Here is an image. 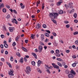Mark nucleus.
Instances as JSON below:
<instances>
[{
	"label": "nucleus",
	"mask_w": 78,
	"mask_h": 78,
	"mask_svg": "<svg viewBox=\"0 0 78 78\" xmlns=\"http://www.w3.org/2000/svg\"><path fill=\"white\" fill-rule=\"evenodd\" d=\"M12 23H15V21H16V19L14 18L13 19H12Z\"/></svg>",
	"instance_id": "obj_22"
},
{
	"label": "nucleus",
	"mask_w": 78,
	"mask_h": 78,
	"mask_svg": "<svg viewBox=\"0 0 78 78\" xmlns=\"http://www.w3.org/2000/svg\"><path fill=\"white\" fill-rule=\"evenodd\" d=\"M5 59L2 58H1V61H2V62H5Z\"/></svg>",
	"instance_id": "obj_52"
},
{
	"label": "nucleus",
	"mask_w": 78,
	"mask_h": 78,
	"mask_svg": "<svg viewBox=\"0 0 78 78\" xmlns=\"http://www.w3.org/2000/svg\"><path fill=\"white\" fill-rule=\"evenodd\" d=\"M10 60L11 61H13V57L12 56H11L10 57Z\"/></svg>",
	"instance_id": "obj_38"
},
{
	"label": "nucleus",
	"mask_w": 78,
	"mask_h": 78,
	"mask_svg": "<svg viewBox=\"0 0 78 78\" xmlns=\"http://www.w3.org/2000/svg\"><path fill=\"white\" fill-rule=\"evenodd\" d=\"M22 49H23V50H24V51H26V52H27V49H26L25 48V47H23L22 48Z\"/></svg>",
	"instance_id": "obj_16"
},
{
	"label": "nucleus",
	"mask_w": 78,
	"mask_h": 78,
	"mask_svg": "<svg viewBox=\"0 0 78 78\" xmlns=\"http://www.w3.org/2000/svg\"><path fill=\"white\" fill-rule=\"evenodd\" d=\"M42 49H43V47L41 45H40L38 47V51L39 53H41V52L42 50Z\"/></svg>",
	"instance_id": "obj_3"
},
{
	"label": "nucleus",
	"mask_w": 78,
	"mask_h": 78,
	"mask_svg": "<svg viewBox=\"0 0 78 78\" xmlns=\"http://www.w3.org/2000/svg\"><path fill=\"white\" fill-rule=\"evenodd\" d=\"M42 27L44 28H47V26L45 24H43L42 26Z\"/></svg>",
	"instance_id": "obj_27"
},
{
	"label": "nucleus",
	"mask_w": 78,
	"mask_h": 78,
	"mask_svg": "<svg viewBox=\"0 0 78 78\" xmlns=\"http://www.w3.org/2000/svg\"><path fill=\"white\" fill-rule=\"evenodd\" d=\"M57 61H63V60L61 58H57Z\"/></svg>",
	"instance_id": "obj_19"
},
{
	"label": "nucleus",
	"mask_w": 78,
	"mask_h": 78,
	"mask_svg": "<svg viewBox=\"0 0 78 78\" xmlns=\"http://www.w3.org/2000/svg\"><path fill=\"white\" fill-rule=\"evenodd\" d=\"M75 43L76 44H77V45H78V41H75Z\"/></svg>",
	"instance_id": "obj_55"
},
{
	"label": "nucleus",
	"mask_w": 78,
	"mask_h": 78,
	"mask_svg": "<svg viewBox=\"0 0 78 78\" xmlns=\"http://www.w3.org/2000/svg\"><path fill=\"white\" fill-rule=\"evenodd\" d=\"M52 34H53L54 36H56V33H52Z\"/></svg>",
	"instance_id": "obj_42"
},
{
	"label": "nucleus",
	"mask_w": 78,
	"mask_h": 78,
	"mask_svg": "<svg viewBox=\"0 0 78 78\" xmlns=\"http://www.w3.org/2000/svg\"><path fill=\"white\" fill-rule=\"evenodd\" d=\"M46 31L47 32V33H49V34H50V31L49 30H46Z\"/></svg>",
	"instance_id": "obj_51"
},
{
	"label": "nucleus",
	"mask_w": 78,
	"mask_h": 78,
	"mask_svg": "<svg viewBox=\"0 0 78 78\" xmlns=\"http://www.w3.org/2000/svg\"><path fill=\"white\" fill-rule=\"evenodd\" d=\"M78 32L76 31L73 33V34L74 35H76V34H78Z\"/></svg>",
	"instance_id": "obj_36"
},
{
	"label": "nucleus",
	"mask_w": 78,
	"mask_h": 78,
	"mask_svg": "<svg viewBox=\"0 0 78 78\" xmlns=\"http://www.w3.org/2000/svg\"><path fill=\"white\" fill-rule=\"evenodd\" d=\"M73 16L74 18H76V17H77V14H76V13H75L74 14Z\"/></svg>",
	"instance_id": "obj_29"
},
{
	"label": "nucleus",
	"mask_w": 78,
	"mask_h": 78,
	"mask_svg": "<svg viewBox=\"0 0 78 78\" xmlns=\"http://www.w3.org/2000/svg\"><path fill=\"white\" fill-rule=\"evenodd\" d=\"M57 64L59 66H60V67H62V65L61 63L59 62H57Z\"/></svg>",
	"instance_id": "obj_18"
},
{
	"label": "nucleus",
	"mask_w": 78,
	"mask_h": 78,
	"mask_svg": "<svg viewBox=\"0 0 78 78\" xmlns=\"http://www.w3.org/2000/svg\"><path fill=\"white\" fill-rule=\"evenodd\" d=\"M7 64L9 65V67H10V68H12V66H11V64L7 62Z\"/></svg>",
	"instance_id": "obj_25"
},
{
	"label": "nucleus",
	"mask_w": 78,
	"mask_h": 78,
	"mask_svg": "<svg viewBox=\"0 0 78 78\" xmlns=\"http://www.w3.org/2000/svg\"><path fill=\"white\" fill-rule=\"evenodd\" d=\"M20 36H18L16 38V41H19V39H20Z\"/></svg>",
	"instance_id": "obj_12"
},
{
	"label": "nucleus",
	"mask_w": 78,
	"mask_h": 78,
	"mask_svg": "<svg viewBox=\"0 0 78 78\" xmlns=\"http://www.w3.org/2000/svg\"><path fill=\"white\" fill-rule=\"evenodd\" d=\"M66 27L67 28H69L70 27V25L69 24H67L66 25Z\"/></svg>",
	"instance_id": "obj_46"
},
{
	"label": "nucleus",
	"mask_w": 78,
	"mask_h": 78,
	"mask_svg": "<svg viewBox=\"0 0 78 78\" xmlns=\"http://www.w3.org/2000/svg\"><path fill=\"white\" fill-rule=\"evenodd\" d=\"M14 28L12 27H10L9 30L10 32H13V30H14Z\"/></svg>",
	"instance_id": "obj_6"
},
{
	"label": "nucleus",
	"mask_w": 78,
	"mask_h": 78,
	"mask_svg": "<svg viewBox=\"0 0 78 78\" xmlns=\"http://www.w3.org/2000/svg\"><path fill=\"white\" fill-rule=\"evenodd\" d=\"M11 42V38H10L9 39V42L10 43Z\"/></svg>",
	"instance_id": "obj_53"
},
{
	"label": "nucleus",
	"mask_w": 78,
	"mask_h": 78,
	"mask_svg": "<svg viewBox=\"0 0 78 78\" xmlns=\"http://www.w3.org/2000/svg\"><path fill=\"white\" fill-rule=\"evenodd\" d=\"M37 69L38 72H39V73H42V71L40 70V69L39 68H37Z\"/></svg>",
	"instance_id": "obj_21"
},
{
	"label": "nucleus",
	"mask_w": 78,
	"mask_h": 78,
	"mask_svg": "<svg viewBox=\"0 0 78 78\" xmlns=\"http://www.w3.org/2000/svg\"><path fill=\"white\" fill-rule=\"evenodd\" d=\"M68 76L69 78H73V75L72 74H69Z\"/></svg>",
	"instance_id": "obj_8"
},
{
	"label": "nucleus",
	"mask_w": 78,
	"mask_h": 78,
	"mask_svg": "<svg viewBox=\"0 0 78 78\" xmlns=\"http://www.w3.org/2000/svg\"><path fill=\"white\" fill-rule=\"evenodd\" d=\"M2 11L3 12H6V9H2Z\"/></svg>",
	"instance_id": "obj_31"
},
{
	"label": "nucleus",
	"mask_w": 78,
	"mask_h": 78,
	"mask_svg": "<svg viewBox=\"0 0 78 78\" xmlns=\"http://www.w3.org/2000/svg\"><path fill=\"white\" fill-rule=\"evenodd\" d=\"M20 6H21V8L23 9L24 8H25V5H23V4L22 3H21L20 4Z\"/></svg>",
	"instance_id": "obj_15"
},
{
	"label": "nucleus",
	"mask_w": 78,
	"mask_h": 78,
	"mask_svg": "<svg viewBox=\"0 0 78 78\" xmlns=\"http://www.w3.org/2000/svg\"><path fill=\"white\" fill-rule=\"evenodd\" d=\"M72 3H69V7L70 8H73V5H72Z\"/></svg>",
	"instance_id": "obj_17"
},
{
	"label": "nucleus",
	"mask_w": 78,
	"mask_h": 78,
	"mask_svg": "<svg viewBox=\"0 0 78 78\" xmlns=\"http://www.w3.org/2000/svg\"><path fill=\"white\" fill-rule=\"evenodd\" d=\"M66 73L67 74H69V71L68 70H66Z\"/></svg>",
	"instance_id": "obj_40"
},
{
	"label": "nucleus",
	"mask_w": 78,
	"mask_h": 78,
	"mask_svg": "<svg viewBox=\"0 0 78 78\" xmlns=\"http://www.w3.org/2000/svg\"><path fill=\"white\" fill-rule=\"evenodd\" d=\"M31 37L32 39H34V35H33V34H32V35H31Z\"/></svg>",
	"instance_id": "obj_37"
},
{
	"label": "nucleus",
	"mask_w": 78,
	"mask_h": 78,
	"mask_svg": "<svg viewBox=\"0 0 78 78\" xmlns=\"http://www.w3.org/2000/svg\"><path fill=\"white\" fill-rule=\"evenodd\" d=\"M1 7H3V6H4V5L3 4V3H2L1 6H0Z\"/></svg>",
	"instance_id": "obj_62"
},
{
	"label": "nucleus",
	"mask_w": 78,
	"mask_h": 78,
	"mask_svg": "<svg viewBox=\"0 0 78 78\" xmlns=\"http://www.w3.org/2000/svg\"><path fill=\"white\" fill-rule=\"evenodd\" d=\"M46 67L45 68L46 69H50V68H49V67L47 65H46Z\"/></svg>",
	"instance_id": "obj_30"
},
{
	"label": "nucleus",
	"mask_w": 78,
	"mask_h": 78,
	"mask_svg": "<svg viewBox=\"0 0 78 78\" xmlns=\"http://www.w3.org/2000/svg\"><path fill=\"white\" fill-rule=\"evenodd\" d=\"M40 1H38L37 2V5H39L40 4Z\"/></svg>",
	"instance_id": "obj_48"
},
{
	"label": "nucleus",
	"mask_w": 78,
	"mask_h": 78,
	"mask_svg": "<svg viewBox=\"0 0 78 78\" xmlns=\"http://www.w3.org/2000/svg\"><path fill=\"white\" fill-rule=\"evenodd\" d=\"M49 16L50 17H51L52 19H55L57 16H58V14L56 13L52 12L50 13Z\"/></svg>",
	"instance_id": "obj_1"
},
{
	"label": "nucleus",
	"mask_w": 78,
	"mask_h": 78,
	"mask_svg": "<svg viewBox=\"0 0 78 78\" xmlns=\"http://www.w3.org/2000/svg\"><path fill=\"white\" fill-rule=\"evenodd\" d=\"M58 13L59 14H62L64 13V12H63V11L62 10H60L59 11Z\"/></svg>",
	"instance_id": "obj_13"
},
{
	"label": "nucleus",
	"mask_w": 78,
	"mask_h": 78,
	"mask_svg": "<svg viewBox=\"0 0 78 78\" xmlns=\"http://www.w3.org/2000/svg\"><path fill=\"white\" fill-rule=\"evenodd\" d=\"M20 62L22 64L23 62V58H21L20 59Z\"/></svg>",
	"instance_id": "obj_26"
},
{
	"label": "nucleus",
	"mask_w": 78,
	"mask_h": 78,
	"mask_svg": "<svg viewBox=\"0 0 78 78\" xmlns=\"http://www.w3.org/2000/svg\"><path fill=\"white\" fill-rule=\"evenodd\" d=\"M55 51L56 54H58V53H59V50H56Z\"/></svg>",
	"instance_id": "obj_33"
},
{
	"label": "nucleus",
	"mask_w": 78,
	"mask_h": 78,
	"mask_svg": "<svg viewBox=\"0 0 78 78\" xmlns=\"http://www.w3.org/2000/svg\"><path fill=\"white\" fill-rule=\"evenodd\" d=\"M40 44L41 45H44V44L42 42H40Z\"/></svg>",
	"instance_id": "obj_39"
},
{
	"label": "nucleus",
	"mask_w": 78,
	"mask_h": 78,
	"mask_svg": "<svg viewBox=\"0 0 78 78\" xmlns=\"http://www.w3.org/2000/svg\"><path fill=\"white\" fill-rule=\"evenodd\" d=\"M76 66V64L75 63H73L72 64V66L73 67H75Z\"/></svg>",
	"instance_id": "obj_28"
},
{
	"label": "nucleus",
	"mask_w": 78,
	"mask_h": 78,
	"mask_svg": "<svg viewBox=\"0 0 78 78\" xmlns=\"http://www.w3.org/2000/svg\"><path fill=\"white\" fill-rule=\"evenodd\" d=\"M1 37L2 38H4V37H5V35H4L2 34L1 35Z\"/></svg>",
	"instance_id": "obj_43"
},
{
	"label": "nucleus",
	"mask_w": 78,
	"mask_h": 78,
	"mask_svg": "<svg viewBox=\"0 0 78 78\" xmlns=\"http://www.w3.org/2000/svg\"><path fill=\"white\" fill-rule=\"evenodd\" d=\"M13 12H14V13H15V14H17V11H16V10L15 9H13Z\"/></svg>",
	"instance_id": "obj_41"
},
{
	"label": "nucleus",
	"mask_w": 78,
	"mask_h": 78,
	"mask_svg": "<svg viewBox=\"0 0 78 78\" xmlns=\"http://www.w3.org/2000/svg\"><path fill=\"white\" fill-rule=\"evenodd\" d=\"M8 51H5V55H8Z\"/></svg>",
	"instance_id": "obj_58"
},
{
	"label": "nucleus",
	"mask_w": 78,
	"mask_h": 78,
	"mask_svg": "<svg viewBox=\"0 0 78 78\" xmlns=\"http://www.w3.org/2000/svg\"><path fill=\"white\" fill-rule=\"evenodd\" d=\"M32 55L34 56V57L35 58V59H37V55L34 53H32Z\"/></svg>",
	"instance_id": "obj_9"
},
{
	"label": "nucleus",
	"mask_w": 78,
	"mask_h": 78,
	"mask_svg": "<svg viewBox=\"0 0 78 78\" xmlns=\"http://www.w3.org/2000/svg\"><path fill=\"white\" fill-rule=\"evenodd\" d=\"M36 27L37 29H39V28H41V26L39 24H37L36 25Z\"/></svg>",
	"instance_id": "obj_14"
},
{
	"label": "nucleus",
	"mask_w": 78,
	"mask_h": 78,
	"mask_svg": "<svg viewBox=\"0 0 78 78\" xmlns=\"http://www.w3.org/2000/svg\"><path fill=\"white\" fill-rule=\"evenodd\" d=\"M74 11H75V10L74 9H73L69 12V13L70 14H71V13H72V12H74Z\"/></svg>",
	"instance_id": "obj_24"
},
{
	"label": "nucleus",
	"mask_w": 78,
	"mask_h": 78,
	"mask_svg": "<svg viewBox=\"0 0 78 78\" xmlns=\"http://www.w3.org/2000/svg\"><path fill=\"white\" fill-rule=\"evenodd\" d=\"M6 7L9 9L10 8V6L9 5H6Z\"/></svg>",
	"instance_id": "obj_60"
},
{
	"label": "nucleus",
	"mask_w": 78,
	"mask_h": 78,
	"mask_svg": "<svg viewBox=\"0 0 78 78\" xmlns=\"http://www.w3.org/2000/svg\"><path fill=\"white\" fill-rule=\"evenodd\" d=\"M25 42L26 43H28V41L27 40H25Z\"/></svg>",
	"instance_id": "obj_63"
},
{
	"label": "nucleus",
	"mask_w": 78,
	"mask_h": 78,
	"mask_svg": "<svg viewBox=\"0 0 78 78\" xmlns=\"http://www.w3.org/2000/svg\"><path fill=\"white\" fill-rule=\"evenodd\" d=\"M62 66H65V65H66V63L64 62H62Z\"/></svg>",
	"instance_id": "obj_56"
},
{
	"label": "nucleus",
	"mask_w": 78,
	"mask_h": 78,
	"mask_svg": "<svg viewBox=\"0 0 78 78\" xmlns=\"http://www.w3.org/2000/svg\"><path fill=\"white\" fill-rule=\"evenodd\" d=\"M52 66L54 68H55L56 69H59V66H57L54 63H52Z\"/></svg>",
	"instance_id": "obj_5"
},
{
	"label": "nucleus",
	"mask_w": 78,
	"mask_h": 78,
	"mask_svg": "<svg viewBox=\"0 0 78 78\" xmlns=\"http://www.w3.org/2000/svg\"><path fill=\"white\" fill-rule=\"evenodd\" d=\"M13 73H14V71L12 70V69H10V72L9 73V75H10L11 76H13V75H14Z\"/></svg>",
	"instance_id": "obj_4"
},
{
	"label": "nucleus",
	"mask_w": 78,
	"mask_h": 78,
	"mask_svg": "<svg viewBox=\"0 0 78 78\" xmlns=\"http://www.w3.org/2000/svg\"><path fill=\"white\" fill-rule=\"evenodd\" d=\"M16 55H17V56H19V57H20V53H19V52H17L16 54Z\"/></svg>",
	"instance_id": "obj_32"
},
{
	"label": "nucleus",
	"mask_w": 78,
	"mask_h": 78,
	"mask_svg": "<svg viewBox=\"0 0 78 78\" xmlns=\"http://www.w3.org/2000/svg\"><path fill=\"white\" fill-rule=\"evenodd\" d=\"M53 22L54 23H56V21L55 20H54Z\"/></svg>",
	"instance_id": "obj_59"
},
{
	"label": "nucleus",
	"mask_w": 78,
	"mask_h": 78,
	"mask_svg": "<svg viewBox=\"0 0 78 78\" xmlns=\"http://www.w3.org/2000/svg\"><path fill=\"white\" fill-rule=\"evenodd\" d=\"M24 60L25 62H27V58L25 57L24 58Z\"/></svg>",
	"instance_id": "obj_54"
},
{
	"label": "nucleus",
	"mask_w": 78,
	"mask_h": 78,
	"mask_svg": "<svg viewBox=\"0 0 78 78\" xmlns=\"http://www.w3.org/2000/svg\"><path fill=\"white\" fill-rule=\"evenodd\" d=\"M44 35H45L46 37H49L50 36V35H49V34H48V33H45Z\"/></svg>",
	"instance_id": "obj_20"
},
{
	"label": "nucleus",
	"mask_w": 78,
	"mask_h": 78,
	"mask_svg": "<svg viewBox=\"0 0 78 78\" xmlns=\"http://www.w3.org/2000/svg\"><path fill=\"white\" fill-rule=\"evenodd\" d=\"M50 70V69H47L46 71L48 72V73H50V70Z\"/></svg>",
	"instance_id": "obj_47"
},
{
	"label": "nucleus",
	"mask_w": 78,
	"mask_h": 78,
	"mask_svg": "<svg viewBox=\"0 0 78 78\" xmlns=\"http://www.w3.org/2000/svg\"><path fill=\"white\" fill-rule=\"evenodd\" d=\"M1 48H3V44H1Z\"/></svg>",
	"instance_id": "obj_61"
},
{
	"label": "nucleus",
	"mask_w": 78,
	"mask_h": 78,
	"mask_svg": "<svg viewBox=\"0 0 78 78\" xmlns=\"http://www.w3.org/2000/svg\"><path fill=\"white\" fill-rule=\"evenodd\" d=\"M7 19H9L10 17V15L9 14H8L6 17Z\"/></svg>",
	"instance_id": "obj_45"
},
{
	"label": "nucleus",
	"mask_w": 78,
	"mask_h": 78,
	"mask_svg": "<svg viewBox=\"0 0 78 78\" xmlns=\"http://www.w3.org/2000/svg\"><path fill=\"white\" fill-rule=\"evenodd\" d=\"M31 63L32 65H33V66H35V62H34V61L32 62Z\"/></svg>",
	"instance_id": "obj_35"
},
{
	"label": "nucleus",
	"mask_w": 78,
	"mask_h": 78,
	"mask_svg": "<svg viewBox=\"0 0 78 78\" xmlns=\"http://www.w3.org/2000/svg\"><path fill=\"white\" fill-rule=\"evenodd\" d=\"M62 3V0H60L57 3V6H59V5H61V4Z\"/></svg>",
	"instance_id": "obj_7"
},
{
	"label": "nucleus",
	"mask_w": 78,
	"mask_h": 78,
	"mask_svg": "<svg viewBox=\"0 0 78 78\" xmlns=\"http://www.w3.org/2000/svg\"><path fill=\"white\" fill-rule=\"evenodd\" d=\"M56 56H58V57L61 56V55L59 54H56Z\"/></svg>",
	"instance_id": "obj_44"
},
{
	"label": "nucleus",
	"mask_w": 78,
	"mask_h": 78,
	"mask_svg": "<svg viewBox=\"0 0 78 78\" xmlns=\"http://www.w3.org/2000/svg\"><path fill=\"white\" fill-rule=\"evenodd\" d=\"M42 9H43L44 7H45V6H44V3H43V4H42Z\"/></svg>",
	"instance_id": "obj_49"
},
{
	"label": "nucleus",
	"mask_w": 78,
	"mask_h": 78,
	"mask_svg": "<svg viewBox=\"0 0 78 78\" xmlns=\"http://www.w3.org/2000/svg\"><path fill=\"white\" fill-rule=\"evenodd\" d=\"M70 73H72L73 75H76V73H75V72L72 69L71 70Z\"/></svg>",
	"instance_id": "obj_10"
},
{
	"label": "nucleus",
	"mask_w": 78,
	"mask_h": 78,
	"mask_svg": "<svg viewBox=\"0 0 78 78\" xmlns=\"http://www.w3.org/2000/svg\"><path fill=\"white\" fill-rule=\"evenodd\" d=\"M64 23H66V24H67V23H69V22L68 21H64Z\"/></svg>",
	"instance_id": "obj_57"
},
{
	"label": "nucleus",
	"mask_w": 78,
	"mask_h": 78,
	"mask_svg": "<svg viewBox=\"0 0 78 78\" xmlns=\"http://www.w3.org/2000/svg\"><path fill=\"white\" fill-rule=\"evenodd\" d=\"M78 21L77 20H74V22L75 23H77L78 22Z\"/></svg>",
	"instance_id": "obj_64"
},
{
	"label": "nucleus",
	"mask_w": 78,
	"mask_h": 78,
	"mask_svg": "<svg viewBox=\"0 0 78 78\" xmlns=\"http://www.w3.org/2000/svg\"><path fill=\"white\" fill-rule=\"evenodd\" d=\"M41 62L40 60H38L37 62V66L38 67H39L41 66Z\"/></svg>",
	"instance_id": "obj_11"
},
{
	"label": "nucleus",
	"mask_w": 78,
	"mask_h": 78,
	"mask_svg": "<svg viewBox=\"0 0 78 78\" xmlns=\"http://www.w3.org/2000/svg\"><path fill=\"white\" fill-rule=\"evenodd\" d=\"M31 68L29 66H28L26 68V70L25 71L27 74H29L30 72H31Z\"/></svg>",
	"instance_id": "obj_2"
},
{
	"label": "nucleus",
	"mask_w": 78,
	"mask_h": 78,
	"mask_svg": "<svg viewBox=\"0 0 78 78\" xmlns=\"http://www.w3.org/2000/svg\"><path fill=\"white\" fill-rule=\"evenodd\" d=\"M16 45V43L15 42H13V43L12 44V46H13V47H14Z\"/></svg>",
	"instance_id": "obj_34"
},
{
	"label": "nucleus",
	"mask_w": 78,
	"mask_h": 78,
	"mask_svg": "<svg viewBox=\"0 0 78 78\" xmlns=\"http://www.w3.org/2000/svg\"><path fill=\"white\" fill-rule=\"evenodd\" d=\"M72 58H76V57L75 56V55H74L72 56Z\"/></svg>",
	"instance_id": "obj_50"
},
{
	"label": "nucleus",
	"mask_w": 78,
	"mask_h": 78,
	"mask_svg": "<svg viewBox=\"0 0 78 78\" xmlns=\"http://www.w3.org/2000/svg\"><path fill=\"white\" fill-rule=\"evenodd\" d=\"M4 46L5 48H8V45H7V44H4Z\"/></svg>",
	"instance_id": "obj_23"
}]
</instances>
